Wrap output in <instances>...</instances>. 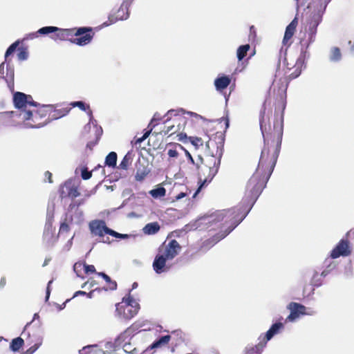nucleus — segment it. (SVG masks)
<instances>
[{"mask_svg": "<svg viewBox=\"0 0 354 354\" xmlns=\"http://www.w3.org/2000/svg\"><path fill=\"white\" fill-rule=\"evenodd\" d=\"M82 352L88 354H102V351L97 348L95 345L93 346H87L83 348Z\"/></svg>", "mask_w": 354, "mask_h": 354, "instance_id": "nucleus-32", "label": "nucleus"}, {"mask_svg": "<svg viewBox=\"0 0 354 354\" xmlns=\"http://www.w3.org/2000/svg\"><path fill=\"white\" fill-rule=\"evenodd\" d=\"M83 266L84 263L80 262L75 263L73 266V270L78 277H80V272L82 270V269H84Z\"/></svg>", "mask_w": 354, "mask_h": 354, "instance_id": "nucleus-43", "label": "nucleus"}, {"mask_svg": "<svg viewBox=\"0 0 354 354\" xmlns=\"http://www.w3.org/2000/svg\"><path fill=\"white\" fill-rule=\"evenodd\" d=\"M6 283V278L5 277H2L1 279V281H0V287H1V288L4 287Z\"/></svg>", "mask_w": 354, "mask_h": 354, "instance_id": "nucleus-60", "label": "nucleus"}, {"mask_svg": "<svg viewBox=\"0 0 354 354\" xmlns=\"http://www.w3.org/2000/svg\"><path fill=\"white\" fill-rule=\"evenodd\" d=\"M183 151H185L186 156L187 157L189 160L192 162V164L196 165L197 169H200L201 167L199 165V163H200L199 160H197V162H196L195 160H194V158H192V155L187 150H186L185 149V150H183Z\"/></svg>", "mask_w": 354, "mask_h": 354, "instance_id": "nucleus-40", "label": "nucleus"}, {"mask_svg": "<svg viewBox=\"0 0 354 354\" xmlns=\"http://www.w3.org/2000/svg\"><path fill=\"white\" fill-rule=\"evenodd\" d=\"M131 162V157L129 153H127L123 159L122 160L121 162L119 165V168L127 170L128 169L129 165Z\"/></svg>", "mask_w": 354, "mask_h": 354, "instance_id": "nucleus-33", "label": "nucleus"}, {"mask_svg": "<svg viewBox=\"0 0 354 354\" xmlns=\"http://www.w3.org/2000/svg\"><path fill=\"white\" fill-rule=\"evenodd\" d=\"M75 174L80 172L81 176L84 180H88L92 176V172L88 171V168L84 165H81L75 169Z\"/></svg>", "mask_w": 354, "mask_h": 354, "instance_id": "nucleus-27", "label": "nucleus"}, {"mask_svg": "<svg viewBox=\"0 0 354 354\" xmlns=\"http://www.w3.org/2000/svg\"><path fill=\"white\" fill-rule=\"evenodd\" d=\"M172 148L168 149V156L170 158H177L180 151L185 150V148L180 144H170Z\"/></svg>", "mask_w": 354, "mask_h": 354, "instance_id": "nucleus-26", "label": "nucleus"}, {"mask_svg": "<svg viewBox=\"0 0 354 354\" xmlns=\"http://www.w3.org/2000/svg\"><path fill=\"white\" fill-rule=\"evenodd\" d=\"M250 46L249 44L240 46L237 49L236 56L239 61L242 60L246 55L248 51L250 50Z\"/></svg>", "mask_w": 354, "mask_h": 354, "instance_id": "nucleus-29", "label": "nucleus"}, {"mask_svg": "<svg viewBox=\"0 0 354 354\" xmlns=\"http://www.w3.org/2000/svg\"><path fill=\"white\" fill-rule=\"evenodd\" d=\"M68 111H69L66 109H55V107L53 106V109L49 115V120L59 119V118L66 115L68 113Z\"/></svg>", "mask_w": 354, "mask_h": 354, "instance_id": "nucleus-25", "label": "nucleus"}, {"mask_svg": "<svg viewBox=\"0 0 354 354\" xmlns=\"http://www.w3.org/2000/svg\"><path fill=\"white\" fill-rule=\"evenodd\" d=\"M13 103L17 111H12V118H18L19 122H22V111L31 109L37 105V102L33 101L31 95H26L21 92H15L13 95Z\"/></svg>", "mask_w": 354, "mask_h": 354, "instance_id": "nucleus-7", "label": "nucleus"}, {"mask_svg": "<svg viewBox=\"0 0 354 354\" xmlns=\"http://www.w3.org/2000/svg\"><path fill=\"white\" fill-rule=\"evenodd\" d=\"M75 208V213L74 216H71V220L75 221L76 223L81 222L83 220V212L79 209L78 207Z\"/></svg>", "mask_w": 354, "mask_h": 354, "instance_id": "nucleus-36", "label": "nucleus"}, {"mask_svg": "<svg viewBox=\"0 0 354 354\" xmlns=\"http://www.w3.org/2000/svg\"><path fill=\"white\" fill-rule=\"evenodd\" d=\"M84 203V200L82 199L77 202V204H71L69 207L71 210H72L75 207H78L80 205H82Z\"/></svg>", "mask_w": 354, "mask_h": 354, "instance_id": "nucleus-50", "label": "nucleus"}, {"mask_svg": "<svg viewBox=\"0 0 354 354\" xmlns=\"http://www.w3.org/2000/svg\"><path fill=\"white\" fill-rule=\"evenodd\" d=\"M155 127V125H153L149 129H148L142 136V137L146 140L149 135L151 134L153 129Z\"/></svg>", "mask_w": 354, "mask_h": 354, "instance_id": "nucleus-52", "label": "nucleus"}, {"mask_svg": "<svg viewBox=\"0 0 354 354\" xmlns=\"http://www.w3.org/2000/svg\"><path fill=\"white\" fill-rule=\"evenodd\" d=\"M149 194L154 198L165 196L166 194V189L163 187H158L156 189H151Z\"/></svg>", "mask_w": 354, "mask_h": 354, "instance_id": "nucleus-31", "label": "nucleus"}, {"mask_svg": "<svg viewBox=\"0 0 354 354\" xmlns=\"http://www.w3.org/2000/svg\"><path fill=\"white\" fill-rule=\"evenodd\" d=\"M38 318H39V315H38V313H35V315H34V316H33V319H32V322L27 323V324H26V326H25V329H26V328H27V327H28V326H29V325H30V324H31L34 320H35V319H38Z\"/></svg>", "mask_w": 354, "mask_h": 354, "instance_id": "nucleus-57", "label": "nucleus"}, {"mask_svg": "<svg viewBox=\"0 0 354 354\" xmlns=\"http://www.w3.org/2000/svg\"><path fill=\"white\" fill-rule=\"evenodd\" d=\"M86 294V292L82 291V290H79V291L75 292V293L74 294V297H77V296H79V295H85Z\"/></svg>", "mask_w": 354, "mask_h": 354, "instance_id": "nucleus-58", "label": "nucleus"}, {"mask_svg": "<svg viewBox=\"0 0 354 354\" xmlns=\"http://www.w3.org/2000/svg\"><path fill=\"white\" fill-rule=\"evenodd\" d=\"M97 290L98 292H100V289L95 288V290H92V291L89 292L88 293H86L85 295H86L88 298H92V297H93V293H94V292H95V291H97Z\"/></svg>", "mask_w": 354, "mask_h": 354, "instance_id": "nucleus-55", "label": "nucleus"}, {"mask_svg": "<svg viewBox=\"0 0 354 354\" xmlns=\"http://www.w3.org/2000/svg\"><path fill=\"white\" fill-rule=\"evenodd\" d=\"M41 344V342L34 344L33 346H32L31 347L29 348V349L27 351V352L29 353V354H32L39 348Z\"/></svg>", "mask_w": 354, "mask_h": 354, "instance_id": "nucleus-47", "label": "nucleus"}, {"mask_svg": "<svg viewBox=\"0 0 354 354\" xmlns=\"http://www.w3.org/2000/svg\"><path fill=\"white\" fill-rule=\"evenodd\" d=\"M53 283V281L50 280L48 283V286H47V288H46V301H48V299H49V297H50V284Z\"/></svg>", "mask_w": 354, "mask_h": 354, "instance_id": "nucleus-51", "label": "nucleus"}, {"mask_svg": "<svg viewBox=\"0 0 354 354\" xmlns=\"http://www.w3.org/2000/svg\"><path fill=\"white\" fill-rule=\"evenodd\" d=\"M160 230V225L157 222L149 223L143 228V232L145 234H155Z\"/></svg>", "mask_w": 354, "mask_h": 354, "instance_id": "nucleus-23", "label": "nucleus"}, {"mask_svg": "<svg viewBox=\"0 0 354 354\" xmlns=\"http://www.w3.org/2000/svg\"><path fill=\"white\" fill-rule=\"evenodd\" d=\"M75 28H67V29H62L59 28V30L55 33V35L50 36V37L54 39H59V40H70L71 37L74 35Z\"/></svg>", "mask_w": 354, "mask_h": 354, "instance_id": "nucleus-17", "label": "nucleus"}, {"mask_svg": "<svg viewBox=\"0 0 354 354\" xmlns=\"http://www.w3.org/2000/svg\"><path fill=\"white\" fill-rule=\"evenodd\" d=\"M24 344V339L21 337H17L12 340L10 348L12 351H18Z\"/></svg>", "mask_w": 354, "mask_h": 354, "instance_id": "nucleus-30", "label": "nucleus"}, {"mask_svg": "<svg viewBox=\"0 0 354 354\" xmlns=\"http://www.w3.org/2000/svg\"><path fill=\"white\" fill-rule=\"evenodd\" d=\"M132 0H124L120 8L115 13H111L109 15L108 21H105L102 26H109L118 20H126L129 17V7Z\"/></svg>", "mask_w": 354, "mask_h": 354, "instance_id": "nucleus-9", "label": "nucleus"}, {"mask_svg": "<svg viewBox=\"0 0 354 354\" xmlns=\"http://www.w3.org/2000/svg\"><path fill=\"white\" fill-rule=\"evenodd\" d=\"M284 328L283 324L281 322H277L273 324L270 329L266 332L264 336L262 337L267 342L270 340L275 335L279 333L280 330Z\"/></svg>", "mask_w": 354, "mask_h": 354, "instance_id": "nucleus-19", "label": "nucleus"}, {"mask_svg": "<svg viewBox=\"0 0 354 354\" xmlns=\"http://www.w3.org/2000/svg\"><path fill=\"white\" fill-rule=\"evenodd\" d=\"M52 174L50 171H46L45 178L48 180V183H52L51 180Z\"/></svg>", "mask_w": 354, "mask_h": 354, "instance_id": "nucleus-54", "label": "nucleus"}, {"mask_svg": "<svg viewBox=\"0 0 354 354\" xmlns=\"http://www.w3.org/2000/svg\"><path fill=\"white\" fill-rule=\"evenodd\" d=\"M39 35V33L38 32V30H37V32L29 33L28 35H26L25 39H33L37 37Z\"/></svg>", "mask_w": 354, "mask_h": 354, "instance_id": "nucleus-48", "label": "nucleus"}, {"mask_svg": "<svg viewBox=\"0 0 354 354\" xmlns=\"http://www.w3.org/2000/svg\"><path fill=\"white\" fill-rule=\"evenodd\" d=\"M288 309L290 311V313L287 317L286 321L291 322H295L301 315H313L315 313V312L313 310L310 312L307 311V308L304 305L296 302L290 303L288 306Z\"/></svg>", "mask_w": 354, "mask_h": 354, "instance_id": "nucleus-11", "label": "nucleus"}, {"mask_svg": "<svg viewBox=\"0 0 354 354\" xmlns=\"http://www.w3.org/2000/svg\"><path fill=\"white\" fill-rule=\"evenodd\" d=\"M297 24V19H295L286 27V31H285V34H284V37H283V44L284 45H286L288 44V41L293 36V35L295 33V29H296Z\"/></svg>", "mask_w": 354, "mask_h": 354, "instance_id": "nucleus-21", "label": "nucleus"}, {"mask_svg": "<svg viewBox=\"0 0 354 354\" xmlns=\"http://www.w3.org/2000/svg\"><path fill=\"white\" fill-rule=\"evenodd\" d=\"M83 267H84V272L86 274L95 272V266L93 265H86V264L84 263Z\"/></svg>", "mask_w": 354, "mask_h": 354, "instance_id": "nucleus-44", "label": "nucleus"}, {"mask_svg": "<svg viewBox=\"0 0 354 354\" xmlns=\"http://www.w3.org/2000/svg\"><path fill=\"white\" fill-rule=\"evenodd\" d=\"M351 254V248L350 246V243L347 239H342L339 241V242L337 244V245L333 248V250L330 252V257L326 259L324 261V265L326 266V268L321 273V276L325 277L328 274V273L333 270L336 264L333 261V259H337L339 257H347Z\"/></svg>", "mask_w": 354, "mask_h": 354, "instance_id": "nucleus-6", "label": "nucleus"}, {"mask_svg": "<svg viewBox=\"0 0 354 354\" xmlns=\"http://www.w3.org/2000/svg\"><path fill=\"white\" fill-rule=\"evenodd\" d=\"M18 59L20 61L26 60L28 57V53L25 48H19L17 53Z\"/></svg>", "mask_w": 354, "mask_h": 354, "instance_id": "nucleus-39", "label": "nucleus"}, {"mask_svg": "<svg viewBox=\"0 0 354 354\" xmlns=\"http://www.w3.org/2000/svg\"><path fill=\"white\" fill-rule=\"evenodd\" d=\"M145 139L142 136L141 138H139L136 140V144H140Z\"/></svg>", "mask_w": 354, "mask_h": 354, "instance_id": "nucleus-61", "label": "nucleus"}, {"mask_svg": "<svg viewBox=\"0 0 354 354\" xmlns=\"http://www.w3.org/2000/svg\"><path fill=\"white\" fill-rule=\"evenodd\" d=\"M215 139H209L206 143L207 151L205 157L198 156L200 163L204 166L201 167L198 172L199 187L194 194L195 197L201 189L209 184L218 171L221 158L223 154L224 136L222 133H216Z\"/></svg>", "mask_w": 354, "mask_h": 354, "instance_id": "nucleus-2", "label": "nucleus"}, {"mask_svg": "<svg viewBox=\"0 0 354 354\" xmlns=\"http://www.w3.org/2000/svg\"><path fill=\"white\" fill-rule=\"evenodd\" d=\"M50 261V259H46L45 261H44V263L43 264V266H46L48 264L49 261Z\"/></svg>", "mask_w": 354, "mask_h": 354, "instance_id": "nucleus-64", "label": "nucleus"}, {"mask_svg": "<svg viewBox=\"0 0 354 354\" xmlns=\"http://www.w3.org/2000/svg\"><path fill=\"white\" fill-rule=\"evenodd\" d=\"M185 196H186V194L181 192L176 196V200H180V199L184 198Z\"/></svg>", "mask_w": 354, "mask_h": 354, "instance_id": "nucleus-59", "label": "nucleus"}, {"mask_svg": "<svg viewBox=\"0 0 354 354\" xmlns=\"http://www.w3.org/2000/svg\"><path fill=\"white\" fill-rule=\"evenodd\" d=\"M122 302L126 304L128 308H133V313L131 315H128L125 312V318L126 319H131L138 313V312L140 309L139 304L135 299H133L132 297H131L130 295H129L127 297H124Z\"/></svg>", "mask_w": 354, "mask_h": 354, "instance_id": "nucleus-16", "label": "nucleus"}, {"mask_svg": "<svg viewBox=\"0 0 354 354\" xmlns=\"http://www.w3.org/2000/svg\"><path fill=\"white\" fill-rule=\"evenodd\" d=\"M260 126L265 146L262 149L257 169L247 183L243 206L216 211L201 219L203 223L209 224V226L223 221L227 225L224 232H219L209 240L211 246L224 239L245 218L266 187L276 165L281 145L282 122L274 124L273 133H265L261 121Z\"/></svg>", "mask_w": 354, "mask_h": 354, "instance_id": "nucleus-1", "label": "nucleus"}, {"mask_svg": "<svg viewBox=\"0 0 354 354\" xmlns=\"http://www.w3.org/2000/svg\"><path fill=\"white\" fill-rule=\"evenodd\" d=\"M349 44L351 45V51L354 53V41H353V43L352 44V41H349Z\"/></svg>", "mask_w": 354, "mask_h": 354, "instance_id": "nucleus-63", "label": "nucleus"}, {"mask_svg": "<svg viewBox=\"0 0 354 354\" xmlns=\"http://www.w3.org/2000/svg\"><path fill=\"white\" fill-rule=\"evenodd\" d=\"M181 246L175 239H171L168 243L165 242L158 248V253L153 262V268L157 274L167 272L166 262L174 259L180 252Z\"/></svg>", "mask_w": 354, "mask_h": 354, "instance_id": "nucleus-4", "label": "nucleus"}, {"mask_svg": "<svg viewBox=\"0 0 354 354\" xmlns=\"http://www.w3.org/2000/svg\"><path fill=\"white\" fill-rule=\"evenodd\" d=\"M70 230V227L67 223L65 222L61 223L60 227H59V233L63 232H68Z\"/></svg>", "mask_w": 354, "mask_h": 354, "instance_id": "nucleus-46", "label": "nucleus"}, {"mask_svg": "<svg viewBox=\"0 0 354 354\" xmlns=\"http://www.w3.org/2000/svg\"><path fill=\"white\" fill-rule=\"evenodd\" d=\"M53 109L52 104H40L37 103L31 109L22 111V122L26 128H40L48 122L42 120L50 115Z\"/></svg>", "mask_w": 354, "mask_h": 354, "instance_id": "nucleus-5", "label": "nucleus"}, {"mask_svg": "<svg viewBox=\"0 0 354 354\" xmlns=\"http://www.w3.org/2000/svg\"><path fill=\"white\" fill-rule=\"evenodd\" d=\"M59 28L55 26H44L38 30L39 35H48L50 33H55Z\"/></svg>", "mask_w": 354, "mask_h": 354, "instance_id": "nucleus-34", "label": "nucleus"}, {"mask_svg": "<svg viewBox=\"0 0 354 354\" xmlns=\"http://www.w3.org/2000/svg\"><path fill=\"white\" fill-rule=\"evenodd\" d=\"M54 209L55 204L53 203H49L47 208L46 221L44 230V240L49 245H53L57 239V236L54 235L55 228L53 226Z\"/></svg>", "mask_w": 354, "mask_h": 354, "instance_id": "nucleus-8", "label": "nucleus"}, {"mask_svg": "<svg viewBox=\"0 0 354 354\" xmlns=\"http://www.w3.org/2000/svg\"><path fill=\"white\" fill-rule=\"evenodd\" d=\"M71 105L73 107H78L82 111H87V114L89 117V122L87 125L92 124L96 129H95L96 138H97V140H98L102 134V129L101 127H97V121L93 118L92 111L90 109L89 105L86 104L82 101L73 102L71 103Z\"/></svg>", "mask_w": 354, "mask_h": 354, "instance_id": "nucleus-12", "label": "nucleus"}, {"mask_svg": "<svg viewBox=\"0 0 354 354\" xmlns=\"http://www.w3.org/2000/svg\"><path fill=\"white\" fill-rule=\"evenodd\" d=\"M176 110L171 109V110L168 111L165 116H167V120H168L173 114L176 115Z\"/></svg>", "mask_w": 354, "mask_h": 354, "instance_id": "nucleus-53", "label": "nucleus"}, {"mask_svg": "<svg viewBox=\"0 0 354 354\" xmlns=\"http://www.w3.org/2000/svg\"><path fill=\"white\" fill-rule=\"evenodd\" d=\"M286 88H287V84H284L279 90V94L280 97H281V99L282 100H286Z\"/></svg>", "mask_w": 354, "mask_h": 354, "instance_id": "nucleus-45", "label": "nucleus"}, {"mask_svg": "<svg viewBox=\"0 0 354 354\" xmlns=\"http://www.w3.org/2000/svg\"><path fill=\"white\" fill-rule=\"evenodd\" d=\"M312 283L313 286H317V287L321 286L322 283H321L320 278L319 277V274H318L317 272H315L313 277Z\"/></svg>", "mask_w": 354, "mask_h": 354, "instance_id": "nucleus-42", "label": "nucleus"}, {"mask_svg": "<svg viewBox=\"0 0 354 354\" xmlns=\"http://www.w3.org/2000/svg\"><path fill=\"white\" fill-rule=\"evenodd\" d=\"M93 35L91 28L80 27L75 28L74 35L76 36V38L71 39V42L83 46L91 41Z\"/></svg>", "mask_w": 354, "mask_h": 354, "instance_id": "nucleus-10", "label": "nucleus"}, {"mask_svg": "<svg viewBox=\"0 0 354 354\" xmlns=\"http://www.w3.org/2000/svg\"><path fill=\"white\" fill-rule=\"evenodd\" d=\"M19 44V41H16L13 44H12L7 49L6 53H5V59H6L9 55H10L12 53H13L17 46Z\"/></svg>", "mask_w": 354, "mask_h": 354, "instance_id": "nucleus-38", "label": "nucleus"}, {"mask_svg": "<svg viewBox=\"0 0 354 354\" xmlns=\"http://www.w3.org/2000/svg\"><path fill=\"white\" fill-rule=\"evenodd\" d=\"M170 339H171V336L169 335L162 336L158 339L154 341L152 343V344L149 346V348L151 349H153V348H160V347H162V346L167 345L169 343Z\"/></svg>", "mask_w": 354, "mask_h": 354, "instance_id": "nucleus-24", "label": "nucleus"}, {"mask_svg": "<svg viewBox=\"0 0 354 354\" xmlns=\"http://www.w3.org/2000/svg\"><path fill=\"white\" fill-rule=\"evenodd\" d=\"M342 55L339 48L334 47L331 49L330 59L333 62H338L341 59Z\"/></svg>", "mask_w": 354, "mask_h": 354, "instance_id": "nucleus-35", "label": "nucleus"}, {"mask_svg": "<svg viewBox=\"0 0 354 354\" xmlns=\"http://www.w3.org/2000/svg\"><path fill=\"white\" fill-rule=\"evenodd\" d=\"M72 239H73V237L68 241L67 244H66V247H67V250H68L72 245Z\"/></svg>", "mask_w": 354, "mask_h": 354, "instance_id": "nucleus-62", "label": "nucleus"}, {"mask_svg": "<svg viewBox=\"0 0 354 354\" xmlns=\"http://www.w3.org/2000/svg\"><path fill=\"white\" fill-rule=\"evenodd\" d=\"M125 312L128 315H131L133 313V308H128L127 306H126L125 309L124 310V317H125Z\"/></svg>", "mask_w": 354, "mask_h": 354, "instance_id": "nucleus-56", "label": "nucleus"}, {"mask_svg": "<svg viewBox=\"0 0 354 354\" xmlns=\"http://www.w3.org/2000/svg\"><path fill=\"white\" fill-rule=\"evenodd\" d=\"M149 171L147 169L140 170L138 169L135 176V178L137 181H142L147 175L149 174Z\"/></svg>", "mask_w": 354, "mask_h": 354, "instance_id": "nucleus-37", "label": "nucleus"}, {"mask_svg": "<svg viewBox=\"0 0 354 354\" xmlns=\"http://www.w3.org/2000/svg\"><path fill=\"white\" fill-rule=\"evenodd\" d=\"M98 276L102 277L106 283L108 284V287L104 288L105 290H115L117 289V283L115 281H113L109 276L104 272H97Z\"/></svg>", "mask_w": 354, "mask_h": 354, "instance_id": "nucleus-22", "label": "nucleus"}, {"mask_svg": "<svg viewBox=\"0 0 354 354\" xmlns=\"http://www.w3.org/2000/svg\"><path fill=\"white\" fill-rule=\"evenodd\" d=\"M231 79L227 75L218 76L214 80V86L218 91H221L226 88L230 84Z\"/></svg>", "mask_w": 354, "mask_h": 354, "instance_id": "nucleus-20", "label": "nucleus"}, {"mask_svg": "<svg viewBox=\"0 0 354 354\" xmlns=\"http://www.w3.org/2000/svg\"><path fill=\"white\" fill-rule=\"evenodd\" d=\"M0 77L5 79L8 87L13 92L14 91V69L8 65L5 67V62L0 64Z\"/></svg>", "mask_w": 354, "mask_h": 354, "instance_id": "nucleus-14", "label": "nucleus"}, {"mask_svg": "<svg viewBox=\"0 0 354 354\" xmlns=\"http://www.w3.org/2000/svg\"><path fill=\"white\" fill-rule=\"evenodd\" d=\"M116 162L117 153L113 151L110 152L106 157L105 165L109 167H114L116 165Z\"/></svg>", "mask_w": 354, "mask_h": 354, "instance_id": "nucleus-28", "label": "nucleus"}, {"mask_svg": "<svg viewBox=\"0 0 354 354\" xmlns=\"http://www.w3.org/2000/svg\"><path fill=\"white\" fill-rule=\"evenodd\" d=\"M109 232H110V235L113 236V237H115V238H118V239H127L129 237V235L128 234H120V233H118L113 230H109Z\"/></svg>", "mask_w": 354, "mask_h": 354, "instance_id": "nucleus-41", "label": "nucleus"}, {"mask_svg": "<svg viewBox=\"0 0 354 354\" xmlns=\"http://www.w3.org/2000/svg\"><path fill=\"white\" fill-rule=\"evenodd\" d=\"M259 343L255 346L246 347L245 354H261L266 347L267 341L262 337V335L259 337Z\"/></svg>", "mask_w": 354, "mask_h": 354, "instance_id": "nucleus-18", "label": "nucleus"}, {"mask_svg": "<svg viewBox=\"0 0 354 354\" xmlns=\"http://www.w3.org/2000/svg\"><path fill=\"white\" fill-rule=\"evenodd\" d=\"M60 196L64 198L66 196L75 198L80 195L77 187L72 185L71 182H66L60 189Z\"/></svg>", "mask_w": 354, "mask_h": 354, "instance_id": "nucleus-15", "label": "nucleus"}, {"mask_svg": "<svg viewBox=\"0 0 354 354\" xmlns=\"http://www.w3.org/2000/svg\"><path fill=\"white\" fill-rule=\"evenodd\" d=\"M332 0H312V2L308 6V8L312 10V12L308 19V39L301 41V53L298 57L295 66L297 69L301 68L305 61L309 57L308 48L310 45L315 40L317 28L322 20V16L326 11L327 6Z\"/></svg>", "mask_w": 354, "mask_h": 354, "instance_id": "nucleus-3", "label": "nucleus"}, {"mask_svg": "<svg viewBox=\"0 0 354 354\" xmlns=\"http://www.w3.org/2000/svg\"><path fill=\"white\" fill-rule=\"evenodd\" d=\"M162 119V115L160 113H155L152 119H151V122H158V121H160V120Z\"/></svg>", "mask_w": 354, "mask_h": 354, "instance_id": "nucleus-49", "label": "nucleus"}, {"mask_svg": "<svg viewBox=\"0 0 354 354\" xmlns=\"http://www.w3.org/2000/svg\"><path fill=\"white\" fill-rule=\"evenodd\" d=\"M89 230L91 232L100 237H104L105 234H109V230L111 229L109 228L103 220H93L89 223Z\"/></svg>", "mask_w": 354, "mask_h": 354, "instance_id": "nucleus-13", "label": "nucleus"}]
</instances>
